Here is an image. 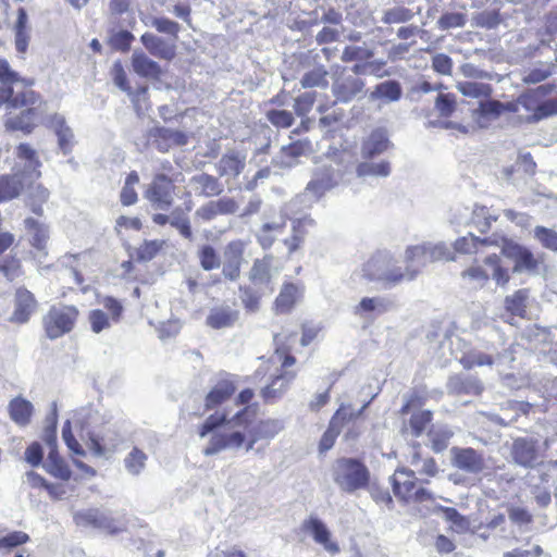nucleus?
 <instances>
[{
    "label": "nucleus",
    "mask_w": 557,
    "mask_h": 557,
    "mask_svg": "<svg viewBox=\"0 0 557 557\" xmlns=\"http://www.w3.org/2000/svg\"><path fill=\"white\" fill-rule=\"evenodd\" d=\"M403 268L388 251H377L363 265V275L384 288H393L405 282H411L420 274L414 261L406 260Z\"/></svg>",
    "instance_id": "obj_1"
},
{
    "label": "nucleus",
    "mask_w": 557,
    "mask_h": 557,
    "mask_svg": "<svg viewBox=\"0 0 557 557\" xmlns=\"http://www.w3.org/2000/svg\"><path fill=\"white\" fill-rule=\"evenodd\" d=\"M73 423L89 441V447L95 456L101 457L107 450H114L119 444L116 434L110 428L106 433H99L96 429L104 423L102 414L92 407H83L73 414Z\"/></svg>",
    "instance_id": "obj_2"
},
{
    "label": "nucleus",
    "mask_w": 557,
    "mask_h": 557,
    "mask_svg": "<svg viewBox=\"0 0 557 557\" xmlns=\"http://www.w3.org/2000/svg\"><path fill=\"white\" fill-rule=\"evenodd\" d=\"M226 422L225 413H214L209 416L201 425L199 435L201 437L212 433L207 446L203 448L205 456H213L223 450H237L245 443V434L240 431H215Z\"/></svg>",
    "instance_id": "obj_3"
},
{
    "label": "nucleus",
    "mask_w": 557,
    "mask_h": 557,
    "mask_svg": "<svg viewBox=\"0 0 557 557\" xmlns=\"http://www.w3.org/2000/svg\"><path fill=\"white\" fill-rule=\"evenodd\" d=\"M343 174L338 168L331 164H322L313 169L311 177L304 190L295 197V201L305 208H311L319 202L329 191L336 188Z\"/></svg>",
    "instance_id": "obj_4"
},
{
    "label": "nucleus",
    "mask_w": 557,
    "mask_h": 557,
    "mask_svg": "<svg viewBox=\"0 0 557 557\" xmlns=\"http://www.w3.org/2000/svg\"><path fill=\"white\" fill-rule=\"evenodd\" d=\"M332 479L342 492L354 494L368 487L370 471L356 458H339L332 467Z\"/></svg>",
    "instance_id": "obj_5"
},
{
    "label": "nucleus",
    "mask_w": 557,
    "mask_h": 557,
    "mask_svg": "<svg viewBox=\"0 0 557 557\" xmlns=\"http://www.w3.org/2000/svg\"><path fill=\"white\" fill-rule=\"evenodd\" d=\"M78 315L74 306L52 307L44 317V326L50 339H57L71 332Z\"/></svg>",
    "instance_id": "obj_6"
},
{
    "label": "nucleus",
    "mask_w": 557,
    "mask_h": 557,
    "mask_svg": "<svg viewBox=\"0 0 557 557\" xmlns=\"http://www.w3.org/2000/svg\"><path fill=\"white\" fill-rule=\"evenodd\" d=\"M405 259L409 261H414L418 267H420V271L423 267H425L426 261H454L455 252L453 249L445 243H423L421 245L409 246L405 251Z\"/></svg>",
    "instance_id": "obj_7"
},
{
    "label": "nucleus",
    "mask_w": 557,
    "mask_h": 557,
    "mask_svg": "<svg viewBox=\"0 0 557 557\" xmlns=\"http://www.w3.org/2000/svg\"><path fill=\"white\" fill-rule=\"evenodd\" d=\"M366 83L362 78L348 73V67L341 66L333 74L332 94L337 102L348 103L363 94Z\"/></svg>",
    "instance_id": "obj_8"
},
{
    "label": "nucleus",
    "mask_w": 557,
    "mask_h": 557,
    "mask_svg": "<svg viewBox=\"0 0 557 557\" xmlns=\"http://www.w3.org/2000/svg\"><path fill=\"white\" fill-rule=\"evenodd\" d=\"M542 444L539 437L520 436L513 440L510 455L513 462L525 469H532L542 460Z\"/></svg>",
    "instance_id": "obj_9"
},
{
    "label": "nucleus",
    "mask_w": 557,
    "mask_h": 557,
    "mask_svg": "<svg viewBox=\"0 0 557 557\" xmlns=\"http://www.w3.org/2000/svg\"><path fill=\"white\" fill-rule=\"evenodd\" d=\"M74 519L78 525H90L102 529L111 534L122 532L126 525L125 519L122 516L113 517L109 511L95 508L76 512Z\"/></svg>",
    "instance_id": "obj_10"
},
{
    "label": "nucleus",
    "mask_w": 557,
    "mask_h": 557,
    "mask_svg": "<svg viewBox=\"0 0 557 557\" xmlns=\"http://www.w3.org/2000/svg\"><path fill=\"white\" fill-rule=\"evenodd\" d=\"M518 104L532 114L520 117L528 124L537 123L543 119L557 114V99H549L544 102L539 100L536 90H528L518 97Z\"/></svg>",
    "instance_id": "obj_11"
},
{
    "label": "nucleus",
    "mask_w": 557,
    "mask_h": 557,
    "mask_svg": "<svg viewBox=\"0 0 557 557\" xmlns=\"http://www.w3.org/2000/svg\"><path fill=\"white\" fill-rule=\"evenodd\" d=\"M498 245L502 248V253L515 261V272H532L537 268V261L533 253L527 248L512 240L500 237Z\"/></svg>",
    "instance_id": "obj_12"
},
{
    "label": "nucleus",
    "mask_w": 557,
    "mask_h": 557,
    "mask_svg": "<svg viewBox=\"0 0 557 557\" xmlns=\"http://www.w3.org/2000/svg\"><path fill=\"white\" fill-rule=\"evenodd\" d=\"M173 184L165 174H157L148 186L145 198L154 209L168 210L173 203Z\"/></svg>",
    "instance_id": "obj_13"
},
{
    "label": "nucleus",
    "mask_w": 557,
    "mask_h": 557,
    "mask_svg": "<svg viewBox=\"0 0 557 557\" xmlns=\"http://www.w3.org/2000/svg\"><path fill=\"white\" fill-rule=\"evenodd\" d=\"M246 243L242 239L230 242L223 252L222 275L228 281H236L240 276V269L245 262L244 253Z\"/></svg>",
    "instance_id": "obj_14"
},
{
    "label": "nucleus",
    "mask_w": 557,
    "mask_h": 557,
    "mask_svg": "<svg viewBox=\"0 0 557 557\" xmlns=\"http://www.w3.org/2000/svg\"><path fill=\"white\" fill-rule=\"evenodd\" d=\"M236 391L234 375L221 372L216 375L215 381L205 398V408L207 410L214 409L226 401Z\"/></svg>",
    "instance_id": "obj_15"
},
{
    "label": "nucleus",
    "mask_w": 557,
    "mask_h": 557,
    "mask_svg": "<svg viewBox=\"0 0 557 557\" xmlns=\"http://www.w3.org/2000/svg\"><path fill=\"white\" fill-rule=\"evenodd\" d=\"M451 455L453 466L469 474H479L485 468L482 454L471 447H454L451 448Z\"/></svg>",
    "instance_id": "obj_16"
},
{
    "label": "nucleus",
    "mask_w": 557,
    "mask_h": 557,
    "mask_svg": "<svg viewBox=\"0 0 557 557\" xmlns=\"http://www.w3.org/2000/svg\"><path fill=\"white\" fill-rule=\"evenodd\" d=\"M309 139H299L283 146L280 152L272 159V164L280 169H290L297 164V159L311 151Z\"/></svg>",
    "instance_id": "obj_17"
},
{
    "label": "nucleus",
    "mask_w": 557,
    "mask_h": 557,
    "mask_svg": "<svg viewBox=\"0 0 557 557\" xmlns=\"http://www.w3.org/2000/svg\"><path fill=\"white\" fill-rule=\"evenodd\" d=\"M39 101V96L30 89L21 87L15 89L13 86L0 87V107L5 103L8 108H23L35 106Z\"/></svg>",
    "instance_id": "obj_18"
},
{
    "label": "nucleus",
    "mask_w": 557,
    "mask_h": 557,
    "mask_svg": "<svg viewBox=\"0 0 557 557\" xmlns=\"http://www.w3.org/2000/svg\"><path fill=\"white\" fill-rule=\"evenodd\" d=\"M534 406L528 401L507 400L502 405L500 413L494 414L492 420L502 426L511 425L519 421V418L529 416Z\"/></svg>",
    "instance_id": "obj_19"
},
{
    "label": "nucleus",
    "mask_w": 557,
    "mask_h": 557,
    "mask_svg": "<svg viewBox=\"0 0 557 557\" xmlns=\"http://www.w3.org/2000/svg\"><path fill=\"white\" fill-rule=\"evenodd\" d=\"M37 301L34 295L26 288L20 287L14 296V311L10 317V322L23 324L26 323L35 311Z\"/></svg>",
    "instance_id": "obj_20"
},
{
    "label": "nucleus",
    "mask_w": 557,
    "mask_h": 557,
    "mask_svg": "<svg viewBox=\"0 0 557 557\" xmlns=\"http://www.w3.org/2000/svg\"><path fill=\"white\" fill-rule=\"evenodd\" d=\"M392 147L388 133L385 128L379 127L373 129L361 145V157L363 159H372L382 154Z\"/></svg>",
    "instance_id": "obj_21"
},
{
    "label": "nucleus",
    "mask_w": 557,
    "mask_h": 557,
    "mask_svg": "<svg viewBox=\"0 0 557 557\" xmlns=\"http://www.w3.org/2000/svg\"><path fill=\"white\" fill-rule=\"evenodd\" d=\"M140 41L147 51L156 58L171 61L176 54L174 41H169L152 33L143 34Z\"/></svg>",
    "instance_id": "obj_22"
},
{
    "label": "nucleus",
    "mask_w": 557,
    "mask_h": 557,
    "mask_svg": "<svg viewBox=\"0 0 557 557\" xmlns=\"http://www.w3.org/2000/svg\"><path fill=\"white\" fill-rule=\"evenodd\" d=\"M448 394L451 395H480L483 383L476 377L468 374L451 375L446 384Z\"/></svg>",
    "instance_id": "obj_23"
},
{
    "label": "nucleus",
    "mask_w": 557,
    "mask_h": 557,
    "mask_svg": "<svg viewBox=\"0 0 557 557\" xmlns=\"http://www.w3.org/2000/svg\"><path fill=\"white\" fill-rule=\"evenodd\" d=\"M154 145L161 152H166L172 147L184 146L188 141L186 133L178 129L157 127L151 132Z\"/></svg>",
    "instance_id": "obj_24"
},
{
    "label": "nucleus",
    "mask_w": 557,
    "mask_h": 557,
    "mask_svg": "<svg viewBox=\"0 0 557 557\" xmlns=\"http://www.w3.org/2000/svg\"><path fill=\"white\" fill-rule=\"evenodd\" d=\"M47 126L51 128L58 137V145L63 154L70 153L74 144V134L72 128L66 124L65 117L59 113H54L48 119Z\"/></svg>",
    "instance_id": "obj_25"
},
{
    "label": "nucleus",
    "mask_w": 557,
    "mask_h": 557,
    "mask_svg": "<svg viewBox=\"0 0 557 557\" xmlns=\"http://www.w3.org/2000/svg\"><path fill=\"white\" fill-rule=\"evenodd\" d=\"M392 479L393 492L399 499L410 503L416 487L414 472L408 469H398Z\"/></svg>",
    "instance_id": "obj_26"
},
{
    "label": "nucleus",
    "mask_w": 557,
    "mask_h": 557,
    "mask_svg": "<svg viewBox=\"0 0 557 557\" xmlns=\"http://www.w3.org/2000/svg\"><path fill=\"white\" fill-rule=\"evenodd\" d=\"M304 529L309 532L313 540L318 544L322 545L326 552L332 555L339 552L337 543L331 541V533L320 519L311 517L309 520L304 522Z\"/></svg>",
    "instance_id": "obj_27"
},
{
    "label": "nucleus",
    "mask_w": 557,
    "mask_h": 557,
    "mask_svg": "<svg viewBox=\"0 0 557 557\" xmlns=\"http://www.w3.org/2000/svg\"><path fill=\"white\" fill-rule=\"evenodd\" d=\"M132 67L140 77L159 79L162 75L160 64L138 49L134 50L132 54Z\"/></svg>",
    "instance_id": "obj_28"
},
{
    "label": "nucleus",
    "mask_w": 557,
    "mask_h": 557,
    "mask_svg": "<svg viewBox=\"0 0 557 557\" xmlns=\"http://www.w3.org/2000/svg\"><path fill=\"white\" fill-rule=\"evenodd\" d=\"M239 312L228 305H220L213 307L207 319V325L212 329L220 330L231 327L238 320Z\"/></svg>",
    "instance_id": "obj_29"
},
{
    "label": "nucleus",
    "mask_w": 557,
    "mask_h": 557,
    "mask_svg": "<svg viewBox=\"0 0 557 557\" xmlns=\"http://www.w3.org/2000/svg\"><path fill=\"white\" fill-rule=\"evenodd\" d=\"M296 372L285 370L275 375L270 384L262 388L261 395L267 403H272L283 396L290 383L295 380Z\"/></svg>",
    "instance_id": "obj_30"
},
{
    "label": "nucleus",
    "mask_w": 557,
    "mask_h": 557,
    "mask_svg": "<svg viewBox=\"0 0 557 557\" xmlns=\"http://www.w3.org/2000/svg\"><path fill=\"white\" fill-rule=\"evenodd\" d=\"M24 227L29 236L32 246L37 250H45L50 236L49 226L29 216L24 220Z\"/></svg>",
    "instance_id": "obj_31"
},
{
    "label": "nucleus",
    "mask_w": 557,
    "mask_h": 557,
    "mask_svg": "<svg viewBox=\"0 0 557 557\" xmlns=\"http://www.w3.org/2000/svg\"><path fill=\"white\" fill-rule=\"evenodd\" d=\"M403 96V88L398 81L389 79L377 84L369 95L370 101L382 100L384 103L398 101Z\"/></svg>",
    "instance_id": "obj_32"
},
{
    "label": "nucleus",
    "mask_w": 557,
    "mask_h": 557,
    "mask_svg": "<svg viewBox=\"0 0 557 557\" xmlns=\"http://www.w3.org/2000/svg\"><path fill=\"white\" fill-rule=\"evenodd\" d=\"M190 183L196 186L197 194L202 197H214L223 193L224 188L219 178L207 173L194 175Z\"/></svg>",
    "instance_id": "obj_33"
},
{
    "label": "nucleus",
    "mask_w": 557,
    "mask_h": 557,
    "mask_svg": "<svg viewBox=\"0 0 557 557\" xmlns=\"http://www.w3.org/2000/svg\"><path fill=\"white\" fill-rule=\"evenodd\" d=\"M503 113V102L498 100H481L473 117L481 127L487 126L490 121L496 120Z\"/></svg>",
    "instance_id": "obj_34"
},
{
    "label": "nucleus",
    "mask_w": 557,
    "mask_h": 557,
    "mask_svg": "<svg viewBox=\"0 0 557 557\" xmlns=\"http://www.w3.org/2000/svg\"><path fill=\"white\" fill-rule=\"evenodd\" d=\"M24 188L23 175L20 173L0 176V202L17 198Z\"/></svg>",
    "instance_id": "obj_35"
},
{
    "label": "nucleus",
    "mask_w": 557,
    "mask_h": 557,
    "mask_svg": "<svg viewBox=\"0 0 557 557\" xmlns=\"http://www.w3.org/2000/svg\"><path fill=\"white\" fill-rule=\"evenodd\" d=\"M8 409L10 418L16 424L25 426L30 422L34 406L29 400L23 397H15L10 401Z\"/></svg>",
    "instance_id": "obj_36"
},
{
    "label": "nucleus",
    "mask_w": 557,
    "mask_h": 557,
    "mask_svg": "<svg viewBox=\"0 0 557 557\" xmlns=\"http://www.w3.org/2000/svg\"><path fill=\"white\" fill-rule=\"evenodd\" d=\"M346 419V411L344 408H338L332 417L327 430L324 432L320 441V450H329L333 447L335 438L339 435L343 429V421Z\"/></svg>",
    "instance_id": "obj_37"
},
{
    "label": "nucleus",
    "mask_w": 557,
    "mask_h": 557,
    "mask_svg": "<svg viewBox=\"0 0 557 557\" xmlns=\"http://www.w3.org/2000/svg\"><path fill=\"white\" fill-rule=\"evenodd\" d=\"M274 257L271 253L264 255L261 259H255L249 271V280L253 284H268L271 280V268Z\"/></svg>",
    "instance_id": "obj_38"
},
{
    "label": "nucleus",
    "mask_w": 557,
    "mask_h": 557,
    "mask_svg": "<svg viewBox=\"0 0 557 557\" xmlns=\"http://www.w3.org/2000/svg\"><path fill=\"white\" fill-rule=\"evenodd\" d=\"M216 168L220 176H238L245 168V158L238 152L231 151L222 156Z\"/></svg>",
    "instance_id": "obj_39"
},
{
    "label": "nucleus",
    "mask_w": 557,
    "mask_h": 557,
    "mask_svg": "<svg viewBox=\"0 0 557 557\" xmlns=\"http://www.w3.org/2000/svg\"><path fill=\"white\" fill-rule=\"evenodd\" d=\"M191 210L190 203L186 207V209H182L181 207H176L170 213L171 220L170 225L177 230L180 235L188 240L194 239V234L191 230L190 220L188 216V212Z\"/></svg>",
    "instance_id": "obj_40"
},
{
    "label": "nucleus",
    "mask_w": 557,
    "mask_h": 557,
    "mask_svg": "<svg viewBox=\"0 0 557 557\" xmlns=\"http://www.w3.org/2000/svg\"><path fill=\"white\" fill-rule=\"evenodd\" d=\"M27 108L23 110L18 115L10 116L5 126L13 131H22L24 133H30L35 126V120L37 116L36 108L33 106H26Z\"/></svg>",
    "instance_id": "obj_41"
},
{
    "label": "nucleus",
    "mask_w": 557,
    "mask_h": 557,
    "mask_svg": "<svg viewBox=\"0 0 557 557\" xmlns=\"http://www.w3.org/2000/svg\"><path fill=\"white\" fill-rule=\"evenodd\" d=\"M285 227V221L265 222L256 233V239L263 250H268L275 242L276 235L281 234Z\"/></svg>",
    "instance_id": "obj_42"
},
{
    "label": "nucleus",
    "mask_w": 557,
    "mask_h": 557,
    "mask_svg": "<svg viewBox=\"0 0 557 557\" xmlns=\"http://www.w3.org/2000/svg\"><path fill=\"white\" fill-rule=\"evenodd\" d=\"M391 302L382 297H363L355 307L354 313L368 317L370 313L382 314L389 309Z\"/></svg>",
    "instance_id": "obj_43"
},
{
    "label": "nucleus",
    "mask_w": 557,
    "mask_h": 557,
    "mask_svg": "<svg viewBox=\"0 0 557 557\" xmlns=\"http://www.w3.org/2000/svg\"><path fill=\"white\" fill-rule=\"evenodd\" d=\"M356 174L359 178L368 177H387L391 174V163L388 161L360 162L356 168Z\"/></svg>",
    "instance_id": "obj_44"
},
{
    "label": "nucleus",
    "mask_w": 557,
    "mask_h": 557,
    "mask_svg": "<svg viewBox=\"0 0 557 557\" xmlns=\"http://www.w3.org/2000/svg\"><path fill=\"white\" fill-rule=\"evenodd\" d=\"M480 245H498V240L491 237L481 239L472 233H469L467 236H462L454 243L453 251L460 253H475Z\"/></svg>",
    "instance_id": "obj_45"
},
{
    "label": "nucleus",
    "mask_w": 557,
    "mask_h": 557,
    "mask_svg": "<svg viewBox=\"0 0 557 557\" xmlns=\"http://www.w3.org/2000/svg\"><path fill=\"white\" fill-rule=\"evenodd\" d=\"M329 71L324 65L315 66L314 69L306 72L301 79L300 85L302 88H322L329 87Z\"/></svg>",
    "instance_id": "obj_46"
},
{
    "label": "nucleus",
    "mask_w": 557,
    "mask_h": 557,
    "mask_svg": "<svg viewBox=\"0 0 557 557\" xmlns=\"http://www.w3.org/2000/svg\"><path fill=\"white\" fill-rule=\"evenodd\" d=\"M27 13L24 8L17 10V20L14 26L15 48L20 53H25L28 47L29 36L27 33Z\"/></svg>",
    "instance_id": "obj_47"
},
{
    "label": "nucleus",
    "mask_w": 557,
    "mask_h": 557,
    "mask_svg": "<svg viewBox=\"0 0 557 557\" xmlns=\"http://www.w3.org/2000/svg\"><path fill=\"white\" fill-rule=\"evenodd\" d=\"M456 88L462 96L475 99L487 98L492 94L491 85L485 83L465 81L457 83Z\"/></svg>",
    "instance_id": "obj_48"
},
{
    "label": "nucleus",
    "mask_w": 557,
    "mask_h": 557,
    "mask_svg": "<svg viewBox=\"0 0 557 557\" xmlns=\"http://www.w3.org/2000/svg\"><path fill=\"white\" fill-rule=\"evenodd\" d=\"M49 196V190L41 184L30 186L27 205L29 206L32 212L41 216L44 214L42 205L48 201Z\"/></svg>",
    "instance_id": "obj_49"
},
{
    "label": "nucleus",
    "mask_w": 557,
    "mask_h": 557,
    "mask_svg": "<svg viewBox=\"0 0 557 557\" xmlns=\"http://www.w3.org/2000/svg\"><path fill=\"white\" fill-rule=\"evenodd\" d=\"M453 431L446 425L434 426L429 432L431 447L435 453L444 451L453 437Z\"/></svg>",
    "instance_id": "obj_50"
},
{
    "label": "nucleus",
    "mask_w": 557,
    "mask_h": 557,
    "mask_svg": "<svg viewBox=\"0 0 557 557\" xmlns=\"http://www.w3.org/2000/svg\"><path fill=\"white\" fill-rule=\"evenodd\" d=\"M147 459L148 456L141 449L133 447L124 458V467L129 474L137 476L144 471Z\"/></svg>",
    "instance_id": "obj_51"
},
{
    "label": "nucleus",
    "mask_w": 557,
    "mask_h": 557,
    "mask_svg": "<svg viewBox=\"0 0 557 557\" xmlns=\"http://www.w3.org/2000/svg\"><path fill=\"white\" fill-rule=\"evenodd\" d=\"M284 429V422L280 419H267L252 428L257 438L272 440Z\"/></svg>",
    "instance_id": "obj_52"
},
{
    "label": "nucleus",
    "mask_w": 557,
    "mask_h": 557,
    "mask_svg": "<svg viewBox=\"0 0 557 557\" xmlns=\"http://www.w3.org/2000/svg\"><path fill=\"white\" fill-rule=\"evenodd\" d=\"M528 297V289H519L513 295L507 296L505 299L506 310L512 315L523 317L527 309Z\"/></svg>",
    "instance_id": "obj_53"
},
{
    "label": "nucleus",
    "mask_w": 557,
    "mask_h": 557,
    "mask_svg": "<svg viewBox=\"0 0 557 557\" xmlns=\"http://www.w3.org/2000/svg\"><path fill=\"white\" fill-rule=\"evenodd\" d=\"M197 257L199 259V263L205 271H211L219 269L221 265V259L215 248L209 244L202 245L198 252Z\"/></svg>",
    "instance_id": "obj_54"
},
{
    "label": "nucleus",
    "mask_w": 557,
    "mask_h": 557,
    "mask_svg": "<svg viewBox=\"0 0 557 557\" xmlns=\"http://www.w3.org/2000/svg\"><path fill=\"white\" fill-rule=\"evenodd\" d=\"M414 13L403 5H396L384 11L382 22L384 24H403L411 21Z\"/></svg>",
    "instance_id": "obj_55"
},
{
    "label": "nucleus",
    "mask_w": 557,
    "mask_h": 557,
    "mask_svg": "<svg viewBox=\"0 0 557 557\" xmlns=\"http://www.w3.org/2000/svg\"><path fill=\"white\" fill-rule=\"evenodd\" d=\"M374 51L362 46H346L341 55V60L345 63L367 61L372 59Z\"/></svg>",
    "instance_id": "obj_56"
},
{
    "label": "nucleus",
    "mask_w": 557,
    "mask_h": 557,
    "mask_svg": "<svg viewBox=\"0 0 557 557\" xmlns=\"http://www.w3.org/2000/svg\"><path fill=\"white\" fill-rule=\"evenodd\" d=\"M297 290L296 285L292 283L285 284L275 300L277 310L281 312L288 311L295 302Z\"/></svg>",
    "instance_id": "obj_57"
},
{
    "label": "nucleus",
    "mask_w": 557,
    "mask_h": 557,
    "mask_svg": "<svg viewBox=\"0 0 557 557\" xmlns=\"http://www.w3.org/2000/svg\"><path fill=\"white\" fill-rule=\"evenodd\" d=\"M471 221L480 232L485 233L491 228L492 223L496 221V216L490 214L486 207L475 206Z\"/></svg>",
    "instance_id": "obj_58"
},
{
    "label": "nucleus",
    "mask_w": 557,
    "mask_h": 557,
    "mask_svg": "<svg viewBox=\"0 0 557 557\" xmlns=\"http://www.w3.org/2000/svg\"><path fill=\"white\" fill-rule=\"evenodd\" d=\"M0 272L8 281H14L23 274L21 260L16 256H8L0 263Z\"/></svg>",
    "instance_id": "obj_59"
},
{
    "label": "nucleus",
    "mask_w": 557,
    "mask_h": 557,
    "mask_svg": "<svg viewBox=\"0 0 557 557\" xmlns=\"http://www.w3.org/2000/svg\"><path fill=\"white\" fill-rule=\"evenodd\" d=\"M467 23V15L461 12H446L437 21V26L442 30L463 27Z\"/></svg>",
    "instance_id": "obj_60"
},
{
    "label": "nucleus",
    "mask_w": 557,
    "mask_h": 557,
    "mask_svg": "<svg viewBox=\"0 0 557 557\" xmlns=\"http://www.w3.org/2000/svg\"><path fill=\"white\" fill-rule=\"evenodd\" d=\"M432 420V412L429 410H422L412 413L409 420V425L411 429V434L416 437H419L425 428L430 424Z\"/></svg>",
    "instance_id": "obj_61"
},
{
    "label": "nucleus",
    "mask_w": 557,
    "mask_h": 557,
    "mask_svg": "<svg viewBox=\"0 0 557 557\" xmlns=\"http://www.w3.org/2000/svg\"><path fill=\"white\" fill-rule=\"evenodd\" d=\"M268 121L275 127L288 128L294 123V115L286 110L272 109L265 113Z\"/></svg>",
    "instance_id": "obj_62"
},
{
    "label": "nucleus",
    "mask_w": 557,
    "mask_h": 557,
    "mask_svg": "<svg viewBox=\"0 0 557 557\" xmlns=\"http://www.w3.org/2000/svg\"><path fill=\"white\" fill-rule=\"evenodd\" d=\"M150 25L154 27L159 33L172 36L173 41L177 39L181 29L178 23L166 17H152Z\"/></svg>",
    "instance_id": "obj_63"
},
{
    "label": "nucleus",
    "mask_w": 557,
    "mask_h": 557,
    "mask_svg": "<svg viewBox=\"0 0 557 557\" xmlns=\"http://www.w3.org/2000/svg\"><path fill=\"white\" fill-rule=\"evenodd\" d=\"M534 237L541 245L552 251H557V232L544 226H536L534 228Z\"/></svg>",
    "instance_id": "obj_64"
}]
</instances>
